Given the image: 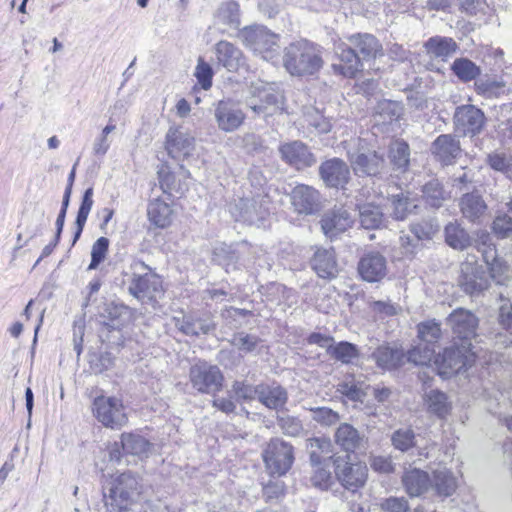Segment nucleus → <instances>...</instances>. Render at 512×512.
<instances>
[{
	"label": "nucleus",
	"instance_id": "36",
	"mask_svg": "<svg viewBox=\"0 0 512 512\" xmlns=\"http://www.w3.org/2000/svg\"><path fill=\"white\" fill-rule=\"evenodd\" d=\"M431 483L437 494L445 497L452 495L458 487L456 477L445 468L434 471Z\"/></svg>",
	"mask_w": 512,
	"mask_h": 512
},
{
	"label": "nucleus",
	"instance_id": "9",
	"mask_svg": "<svg viewBox=\"0 0 512 512\" xmlns=\"http://www.w3.org/2000/svg\"><path fill=\"white\" fill-rule=\"evenodd\" d=\"M270 214V199L267 195L243 198L235 204L232 215L237 221L260 226Z\"/></svg>",
	"mask_w": 512,
	"mask_h": 512
},
{
	"label": "nucleus",
	"instance_id": "48",
	"mask_svg": "<svg viewBox=\"0 0 512 512\" xmlns=\"http://www.w3.org/2000/svg\"><path fill=\"white\" fill-rule=\"evenodd\" d=\"M435 351L433 348L429 347L427 344L424 346L419 345L409 350L406 354L405 359L408 362L414 363L415 365H427L429 364L434 356Z\"/></svg>",
	"mask_w": 512,
	"mask_h": 512
},
{
	"label": "nucleus",
	"instance_id": "20",
	"mask_svg": "<svg viewBox=\"0 0 512 512\" xmlns=\"http://www.w3.org/2000/svg\"><path fill=\"white\" fill-rule=\"evenodd\" d=\"M292 205L301 214H313L319 210L320 196L313 187L300 184L291 194Z\"/></svg>",
	"mask_w": 512,
	"mask_h": 512
},
{
	"label": "nucleus",
	"instance_id": "24",
	"mask_svg": "<svg viewBox=\"0 0 512 512\" xmlns=\"http://www.w3.org/2000/svg\"><path fill=\"white\" fill-rule=\"evenodd\" d=\"M335 51L340 62L333 64L334 71L345 77H354L361 67L359 56L344 43L338 44Z\"/></svg>",
	"mask_w": 512,
	"mask_h": 512
},
{
	"label": "nucleus",
	"instance_id": "45",
	"mask_svg": "<svg viewBox=\"0 0 512 512\" xmlns=\"http://www.w3.org/2000/svg\"><path fill=\"white\" fill-rule=\"evenodd\" d=\"M160 187L164 193H178L183 194L186 190V185L181 181H176V176L172 173L167 166H162L158 171Z\"/></svg>",
	"mask_w": 512,
	"mask_h": 512
},
{
	"label": "nucleus",
	"instance_id": "6",
	"mask_svg": "<svg viewBox=\"0 0 512 512\" xmlns=\"http://www.w3.org/2000/svg\"><path fill=\"white\" fill-rule=\"evenodd\" d=\"M192 387L202 394H214L221 390L224 376L218 366L199 360L190 367Z\"/></svg>",
	"mask_w": 512,
	"mask_h": 512
},
{
	"label": "nucleus",
	"instance_id": "21",
	"mask_svg": "<svg viewBox=\"0 0 512 512\" xmlns=\"http://www.w3.org/2000/svg\"><path fill=\"white\" fill-rule=\"evenodd\" d=\"M358 271L361 277L367 282L381 280L387 272V261L378 252H371L364 255L358 264Z\"/></svg>",
	"mask_w": 512,
	"mask_h": 512
},
{
	"label": "nucleus",
	"instance_id": "5",
	"mask_svg": "<svg viewBox=\"0 0 512 512\" xmlns=\"http://www.w3.org/2000/svg\"><path fill=\"white\" fill-rule=\"evenodd\" d=\"M244 45L266 61L274 62L279 57L280 45L277 34L262 25H252L240 31Z\"/></svg>",
	"mask_w": 512,
	"mask_h": 512
},
{
	"label": "nucleus",
	"instance_id": "41",
	"mask_svg": "<svg viewBox=\"0 0 512 512\" xmlns=\"http://www.w3.org/2000/svg\"><path fill=\"white\" fill-rule=\"evenodd\" d=\"M475 90L485 98H498L506 93V84L501 80L485 78L475 82Z\"/></svg>",
	"mask_w": 512,
	"mask_h": 512
},
{
	"label": "nucleus",
	"instance_id": "52",
	"mask_svg": "<svg viewBox=\"0 0 512 512\" xmlns=\"http://www.w3.org/2000/svg\"><path fill=\"white\" fill-rule=\"evenodd\" d=\"M371 310L375 315L385 318L401 316L402 308L390 300L375 301L371 304Z\"/></svg>",
	"mask_w": 512,
	"mask_h": 512
},
{
	"label": "nucleus",
	"instance_id": "13",
	"mask_svg": "<svg viewBox=\"0 0 512 512\" xmlns=\"http://www.w3.org/2000/svg\"><path fill=\"white\" fill-rule=\"evenodd\" d=\"M458 283L461 289L471 296L479 295L489 286L483 267L476 261L469 260L461 264Z\"/></svg>",
	"mask_w": 512,
	"mask_h": 512
},
{
	"label": "nucleus",
	"instance_id": "56",
	"mask_svg": "<svg viewBox=\"0 0 512 512\" xmlns=\"http://www.w3.org/2000/svg\"><path fill=\"white\" fill-rule=\"evenodd\" d=\"M331 353L342 363H350L358 355L356 347L348 342H340L332 349Z\"/></svg>",
	"mask_w": 512,
	"mask_h": 512
},
{
	"label": "nucleus",
	"instance_id": "42",
	"mask_svg": "<svg viewBox=\"0 0 512 512\" xmlns=\"http://www.w3.org/2000/svg\"><path fill=\"white\" fill-rule=\"evenodd\" d=\"M452 71L463 82L475 80L481 74L480 67L467 58L456 59Z\"/></svg>",
	"mask_w": 512,
	"mask_h": 512
},
{
	"label": "nucleus",
	"instance_id": "26",
	"mask_svg": "<svg viewBox=\"0 0 512 512\" xmlns=\"http://www.w3.org/2000/svg\"><path fill=\"white\" fill-rule=\"evenodd\" d=\"M311 265L317 275L324 279L334 278L338 273L333 249L318 248L311 261Z\"/></svg>",
	"mask_w": 512,
	"mask_h": 512
},
{
	"label": "nucleus",
	"instance_id": "61",
	"mask_svg": "<svg viewBox=\"0 0 512 512\" xmlns=\"http://www.w3.org/2000/svg\"><path fill=\"white\" fill-rule=\"evenodd\" d=\"M306 121L311 127H313L319 133H328L332 128L330 120L324 117L318 111H314L308 114L306 116Z\"/></svg>",
	"mask_w": 512,
	"mask_h": 512
},
{
	"label": "nucleus",
	"instance_id": "57",
	"mask_svg": "<svg viewBox=\"0 0 512 512\" xmlns=\"http://www.w3.org/2000/svg\"><path fill=\"white\" fill-rule=\"evenodd\" d=\"M259 385L253 386L242 381H235L232 391L239 400H253L259 395Z\"/></svg>",
	"mask_w": 512,
	"mask_h": 512
},
{
	"label": "nucleus",
	"instance_id": "28",
	"mask_svg": "<svg viewBox=\"0 0 512 512\" xmlns=\"http://www.w3.org/2000/svg\"><path fill=\"white\" fill-rule=\"evenodd\" d=\"M258 400L265 407L269 409L279 410L282 409L288 400L286 390L280 385L273 384H259Z\"/></svg>",
	"mask_w": 512,
	"mask_h": 512
},
{
	"label": "nucleus",
	"instance_id": "39",
	"mask_svg": "<svg viewBox=\"0 0 512 512\" xmlns=\"http://www.w3.org/2000/svg\"><path fill=\"white\" fill-rule=\"evenodd\" d=\"M410 150L406 142L395 140L389 146V159L394 169L404 171L410 161Z\"/></svg>",
	"mask_w": 512,
	"mask_h": 512
},
{
	"label": "nucleus",
	"instance_id": "54",
	"mask_svg": "<svg viewBox=\"0 0 512 512\" xmlns=\"http://www.w3.org/2000/svg\"><path fill=\"white\" fill-rule=\"evenodd\" d=\"M419 338L426 343L436 342L441 336L438 322H420L418 325Z\"/></svg>",
	"mask_w": 512,
	"mask_h": 512
},
{
	"label": "nucleus",
	"instance_id": "59",
	"mask_svg": "<svg viewBox=\"0 0 512 512\" xmlns=\"http://www.w3.org/2000/svg\"><path fill=\"white\" fill-rule=\"evenodd\" d=\"M493 231L500 238L512 235V216L507 214L498 215L493 221Z\"/></svg>",
	"mask_w": 512,
	"mask_h": 512
},
{
	"label": "nucleus",
	"instance_id": "8",
	"mask_svg": "<svg viewBox=\"0 0 512 512\" xmlns=\"http://www.w3.org/2000/svg\"><path fill=\"white\" fill-rule=\"evenodd\" d=\"M195 142V136L188 128L173 125L165 135L164 147L171 158L182 161L192 156L195 151Z\"/></svg>",
	"mask_w": 512,
	"mask_h": 512
},
{
	"label": "nucleus",
	"instance_id": "53",
	"mask_svg": "<svg viewBox=\"0 0 512 512\" xmlns=\"http://www.w3.org/2000/svg\"><path fill=\"white\" fill-rule=\"evenodd\" d=\"M194 76L202 89L208 90L212 86L213 70L202 58L198 59Z\"/></svg>",
	"mask_w": 512,
	"mask_h": 512
},
{
	"label": "nucleus",
	"instance_id": "62",
	"mask_svg": "<svg viewBox=\"0 0 512 512\" xmlns=\"http://www.w3.org/2000/svg\"><path fill=\"white\" fill-rule=\"evenodd\" d=\"M285 493V484L283 481L275 480L269 481L263 487V496L266 501H273L280 499Z\"/></svg>",
	"mask_w": 512,
	"mask_h": 512
},
{
	"label": "nucleus",
	"instance_id": "16",
	"mask_svg": "<svg viewBox=\"0 0 512 512\" xmlns=\"http://www.w3.org/2000/svg\"><path fill=\"white\" fill-rule=\"evenodd\" d=\"M281 158L296 169H304L315 164L316 158L308 146L301 141L287 142L279 147Z\"/></svg>",
	"mask_w": 512,
	"mask_h": 512
},
{
	"label": "nucleus",
	"instance_id": "58",
	"mask_svg": "<svg viewBox=\"0 0 512 512\" xmlns=\"http://www.w3.org/2000/svg\"><path fill=\"white\" fill-rule=\"evenodd\" d=\"M311 484L321 490H326L332 483L331 472L323 467H315L312 476L310 477Z\"/></svg>",
	"mask_w": 512,
	"mask_h": 512
},
{
	"label": "nucleus",
	"instance_id": "64",
	"mask_svg": "<svg viewBox=\"0 0 512 512\" xmlns=\"http://www.w3.org/2000/svg\"><path fill=\"white\" fill-rule=\"evenodd\" d=\"M382 508L388 512H407L408 502L404 498L391 497L382 503Z\"/></svg>",
	"mask_w": 512,
	"mask_h": 512
},
{
	"label": "nucleus",
	"instance_id": "29",
	"mask_svg": "<svg viewBox=\"0 0 512 512\" xmlns=\"http://www.w3.org/2000/svg\"><path fill=\"white\" fill-rule=\"evenodd\" d=\"M335 442L346 452H354L364 444L363 436L348 423L341 424L335 431Z\"/></svg>",
	"mask_w": 512,
	"mask_h": 512
},
{
	"label": "nucleus",
	"instance_id": "3",
	"mask_svg": "<svg viewBox=\"0 0 512 512\" xmlns=\"http://www.w3.org/2000/svg\"><path fill=\"white\" fill-rule=\"evenodd\" d=\"M106 506L114 510H129L140 495V484L136 475L124 472L111 475L103 484Z\"/></svg>",
	"mask_w": 512,
	"mask_h": 512
},
{
	"label": "nucleus",
	"instance_id": "22",
	"mask_svg": "<svg viewBox=\"0 0 512 512\" xmlns=\"http://www.w3.org/2000/svg\"><path fill=\"white\" fill-rule=\"evenodd\" d=\"M482 239V246L479 247V251L489 267L490 275L498 284H504L508 266L505 261L497 257L495 246L487 243L490 240L489 235L484 234Z\"/></svg>",
	"mask_w": 512,
	"mask_h": 512
},
{
	"label": "nucleus",
	"instance_id": "63",
	"mask_svg": "<svg viewBox=\"0 0 512 512\" xmlns=\"http://www.w3.org/2000/svg\"><path fill=\"white\" fill-rule=\"evenodd\" d=\"M411 231L418 240L430 239L437 231V227L431 222L413 224Z\"/></svg>",
	"mask_w": 512,
	"mask_h": 512
},
{
	"label": "nucleus",
	"instance_id": "51",
	"mask_svg": "<svg viewBox=\"0 0 512 512\" xmlns=\"http://www.w3.org/2000/svg\"><path fill=\"white\" fill-rule=\"evenodd\" d=\"M393 216L397 220H403L417 205L410 202L403 194L392 196Z\"/></svg>",
	"mask_w": 512,
	"mask_h": 512
},
{
	"label": "nucleus",
	"instance_id": "23",
	"mask_svg": "<svg viewBox=\"0 0 512 512\" xmlns=\"http://www.w3.org/2000/svg\"><path fill=\"white\" fill-rule=\"evenodd\" d=\"M215 53L218 63L228 71H237L245 63L242 51L231 42L219 41L215 46Z\"/></svg>",
	"mask_w": 512,
	"mask_h": 512
},
{
	"label": "nucleus",
	"instance_id": "37",
	"mask_svg": "<svg viewBox=\"0 0 512 512\" xmlns=\"http://www.w3.org/2000/svg\"><path fill=\"white\" fill-rule=\"evenodd\" d=\"M424 401L429 412L438 417H445L451 410V402L448 400V396L442 391L433 389L426 392Z\"/></svg>",
	"mask_w": 512,
	"mask_h": 512
},
{
	"label": "nucleus",
	"instance_id": "30",
	"mask_svg": "<svg viewBox=\"0 0 512 512\" xmlns=\"http://www.w3.org/2000/svg\"><path fill=\"white\" fill-rule=\"evenodd\" d=\"M460 209L466 219L476 222L485 215L487 205L481 195L467 193L461 198Z\"/></svg>",
	"mask_w": 512,
	"mask_h": 512
},
{
	"label": "nucleus",
	"instance_id": "7",
	"mask_svg": "<svg viewBox=\"0 0 512 512\" xmlns=\"http://www.w3.org/2000/svg\"><path fill=\"white\" fill-rule=\"evenodd\" d=\"M92 410L96 419L107 428L120 429L128 422L126 408L117 397H96Z\"/></svg>",
	"mask_w": 512,
	"mask_h": 512
},
{
	"label": "nucleus",
	"instance_id": "33",
	"mask_svg": "<svg viewBox=\"0 0 512 512\" xmlns=\"http://www.w3.org/2000/svg\"><path fill=\"white\" fill-rule=\"evenodd\" d=\"M427 53L435 58L446 60L458 49L457 43L449 37L434 36L425 42Z\"/></svg>",
	"mask_w": 512,
	"mask_h": 512
},
{
	"label": "nucleus",
	"instance_id": "46",
	"mask_svg": "<svg viewBox=\"0 0 512 512\" xmlns=\"http://www.w3.org/2000/svg\"><path fill=\"white\" fill-rule=\"evenodd\" d=\"M93 203H94L93 202V189L88 188L83 194L82 202H81V205L79 207L78 214L76 217L77 230L75 232L74 242L77 241V239L80 237V235L82 233V230L85 226V223L87 221L89 213L92 209Z\"/></svg>",
	"mask_w": 512,
	"mask_h": 512
},
{
	"label": "nucleus",
	"instance_id": "35",
	"mask_svg": "<svg viewBox=\"0 0 512 512\" xmlns=\"http://www.w3.org/2000/svg\"><path fill=\"white\" fill-rule=\"evenodd\" d=\"M364 60L376 58L381 53L379 41L370 34H357L349 38Z\"/></svg>",
	"mask_w": 512,
	"mask_h": 512
},
{
	"label": "nucleus",
	"instance_id": "11",
	"mask_svg": "<svg viewBox=\"0 0 512 512\" xmlns=\"http://www.w3.org/2000/svg\"><path fill=\"white\" fill-rule=\"evenodd\" d=\"M263 460L271 475H283L292 466L294 460L293 448L280 439H273L263 452Z\"/></svg>",
	"mask_w": 512,
	"mask_h": 512
},
{
	"label": "nucleus",
	"instance_id": "40",
	"mask_svg": "<svg viewBox=\"0 0 512 512\" xmlns=\"http://www.w3.org/2000/svg\"><path fill=\"white\" fill-rule=\"evenodd\" d=\"M360 224L365 229H377L383 222V213L377 205L367 203L359 206Z\"/></svg>",
	"mask_w": 512,
	"mask_h": 512
},
{
	"label": "nucleus",
	"instance_id": "14",
	"mask_svg": "<svg viewBox=\"0 0 512 512\" xmlns=\"http://www.w3.org/2000/svg\"><path fill=\"white\" fill-rule=\"evenodd\" d=\"M129 292L144 304L153 303L162 295V281L151 272H146L144 275L134 274Z\"/></svg>",
	"mask_w": 512,
	"mask_h": 512
},
{
	"label": "nucleus",
	"instance_id": "10",
	"mask_svg": "<svg viewBox=\"0 0 512 512\" xmlns=\"http://www.w3.org/2000/svg\"><path fill=\"white\" fill-rule=\"evenodd\" d=\"M333 464L336 478L346 489L356 490L365 484L368 476L366 464L352 462L349 455L334 457Z\"/></svg>",
	"mask_w": 512,
	"mask_h": 512
},
{
	"label": "nucleus",
	"instance_id": "25",
	"mask_svg": "<svg viewBox=\"0 0 512 512\" xmlns=\"http://www.w3.org/2000/svg\"><path fill=\"white\" fill-rule=\"evenodd\" d=\"M432 153L444 165L452 164L460 154V143L452 135L438 136L432 144Z\"/></svg>",
	"mask_w": 512,
	"mask_h": 512
},
{
	"label": "nucleus",
	"instance_id": "19",
	"mask_svg": "<svg viewBox=\"0 0 512 512\" xmlns=\"http://www.w3.org/2000/svg\"><path fill=\"white\" fill-rule=\"evenodd\" d=\"M349 161L356 175L375 176L384 167V159L375 151L349 153Z\"/></svg>",
	"mask_w": 512,
	"mask_h": 512
},
{
	"label": "nucleus",
	"instance_id": "32",
	"mask_svg": "<svg viewBox=\"0 0 512 512\" xmlns=\"http://www.w3.org/2000/svg\"><path fill=\"white\" fill-rule=\"evenodd\" d=\"M122 449L126 454L139 458L148 457L152 444L143 436L136 433H123L121 435Z\"/></svg>",
	"mask_w": 512,
	"mask_h": 512
},
{
	"label": "nucleus",
	"instance_id": "31",
	"mask_svg": "<svg viewBox=\"0 0 512 512\" xmlns=\"http://www.w3.org/2000/svg\"><path fill=\"white\" fill-rule=\"evenodd\" d=\"M402 482L410 496H419L428 489L431 480L425 471L414 468L404 473Z\"/></svg>",
	"mask_w": 512,
	"mask_h": 512
},
{
	"label": "nucleus",
	"instance_id": "1",
	"mask_svg": "<svg viewBox=\"0 0 512 512\" xmlns=\"http://www.w3.org/2000/svg\"><path fill=\"white\" fill-rule=\"evenodd\" d=\"M475 322H455L454 333L458 334V341L444 349L443 353L435 357L434 363L438 373L443 378H450L457 373L471 367L475 362V353L471 349V336L474 335Z\"/></svg>",
	"mask_w": 512,
	"mask_h": 512
},
{
	"label": "nucleus",
	"instance_id": "2",
	"mask_svg": "<svg viewBox=\"0 0 512 512\" xmlns=\"http://www.w3.org/2000/svg\"><path fill=\"white\" fill-rule=\"evenodd\" d=\"M283 65L292 76H307L318 72L323 65V60L316 45L300 40L285 48Z\"/></svg>",
	"mask_w": 512,
	"mask_h": 512
},
{
	"label": "nucleus",
	"instance_id": "55",
	"mask_svg": "<svg viewBox=\"0 0 512 512\" xmlns=\"http://www.w3.org/2000/svg\"><path fill=\"white\" fill-rule=\"evenodd\" d=\"M312 419L321 425L331 426L336 424L340 417L339 414L328 407L311 408Z\"/></svg>",
	"mask_w": 512,
	"mask_h": 512
},
{
	"label": "nucleus",
	"instance_id": "18",
	"mask_svg": "<svg viewBox=\"0 0 512 512\" xmlns=\"http://www.w3.org/2000/svg\"><path fill=\"white\" fill-rule=\"evenodd\" d=\"M319 173L325 184L334 188H343L350 179L349 167L339 158L323 162L320 165Z\"/></svg>",
	"mask_w": 512,
	"mask_h": 512
},
{
	"label": "nucleus",
	"instance_id": "60",
	"mask_svg": "<svg viewBox=\"0 0 512 512\" xmlns=\"http://www.w3.org/2000/svg\"><path fill=\"white\" fill-rule=\"evenodd\" d=\"M278 424L282 431L289 436H298L303 430L301 421L293 416L279 417Z\"/></svg>",
	"mask_w": 512,
	"mask_h": 512
},
{
	"label": "nucleus",
	"instance_id": "12",
	"mask_svg": "<svg viewBox=\"0 0 512 512\" xmlns=\"http://www.w3.org/2000/svg\"><path fill=\"white\" fill-rule=\"evenodd\" d=\"M214 118L217 127L226 133L239 129L246 119V115L238 103L233 100H220L214 105Z\"/></svg>",
	"mask_w": 512,
	"mask_h": 512
},
{
	"label": "nucleus",
	"instance_id": "43",
	"mask_svg": "<svg viewBox=\"0 0 512 512\" xmlns=\"http://www.w3.org/2000/svg\"><path fill=\"white\" fill-rule=\"evenodd\" d=\"M489 166L512 180V153L495 151L487 156Z\"/></svg>",
	"mask_w": 512,
	"mask_h": 512
},
{
	"label": "nucleus",
	"instance_id": "4",
	"mask_svg": "<svg viewBox=\"0 0 512 512\" xmlns=\"http://www.w3.org/2000/svg\"><path fill=\"white\" fill-rule=\"evenodd\" d=\"M249 94L246 104L258 116L268 119L284 111V96L274 83L262 80L252 82Z\"/></svg>",
	"mask_w": 512,
	"mask_h": 512
},
{
	"label": "nucleus",
	"instance_id": "49",
	"mask_svg": "<svg viewBox=\"0 0 512 512\" xmlns=\"http://www.w3.org/2000/svg\"><path fill=\"white\" fill-rule=\"evenodd\" d=\"M393 446L405 452L415 445V434L411 428H400L391 437Z\"/></svg>",
	"mask_w": 512,
	"mask_h": 512
},
{
	"label": "nucleus",
	"instance_id": "44",
	"mask_svg": "<svg viewBox=\"0 0 512 512\" xmlns=\"http://www.w3.org/2000/svg\"><path fill=\"white\" fill-rule=\"evenodd\" d=\"M217 19L231 28H238L240 25L239 4L234 1L223 3L218 9Z\"/></svg>",
	"mask_w": 512,
	"mask_h": 512
},
{
	"label": "nucleus",
	"instance_id": "34",
	"mask_svg": "<svg viewBox=\"0 0 512 512\" xmlns=\"http://www.w3.org/2000/svg\"><path fill=\"white\" fill-rule=\"evenodd\" d=\"M378 366L384 369H394L405 362L406 354L404 351L396 346H381L374 353Z\"/></svg>",
	"mask_w": 512,
	"mask_h": 512
},
{
	"label": "nucleus",
	"instance_id": "38",
	"mask_svg": "<svg viewBox=\"0 0 512 512\" xmlns=\"http://www.w3.org/2000/svg\"><path fill=\"white\" fill-rule=\"evenodd\" d=\"M445 241L453 249L463 250L471 243L467 231L457 222H450L445 227Z\"/></svg>",
	"mask_w": 512,
	"mask_h": 512
},
{
	"label": "nucleus",
	"instance_id": "50",
	"mask_svg": "<svg viewBox=\"0 0 512 512\" xmlns=\"http://www.w3.org/2000/svg\"><path fill=\"white\" fill-rule=\"evenodd\" d=\"M109 248V240L106 237L98 238L91 249V262L88 266L89 270L96 269L100 263L104 261L107 256Z\"/></svg>",
	"mask_w": 512,
	"mask_h": 512
},
{
	"label": "nucleus",
	"instance_id": "17",
	"mask_svg": "<svg viewBox=\"0 0 512 512\" xmlns=\"http://www.w3.org/2000/svg\"><path fill=\"white\" fill-rule=\"evenodd\" d=\"M320 223L323 233L334 238L351 228L354 218L347 209L340 207L326 212Z\"/></svg>",
	"mask_w": 512,
	"mask_h": 512
},
{
	"label": "nucleus",
	"instance_id": "27",
	"mask_svg": "<svg viewBox=\"0 0 512 512\" xmlns=\"http://www.w3.org/2000/svg\"><path fill=\"white\" fill-rule=\"evenodd\" d=\"M173 209L163 199L156 198L149 202L147 207L148 220L157 228H167L173 221Z\"/></svg>",
	"mask_w": 512,
	"mask_h": 512
},
{
	"label": "nucleus",
	"instance_id": "15",
	"mask_svg": "<svg viewBox=\"0 0 512 512\" xmlns=\"http://www.w3.org/2000/svg\"><path fill=\"white\" fill-rule=\"evenodd\" d=\"M485 124V115L473 105H462L457 107L454 114V125L456 131L464 135H476L481 132Z\"/></svg>",
	"mask_w": 512,
	"mask_h": 512
},
{
	"label": "nucleus",
	"instance_id": "47",
	"mask_svg": "<svg viewBox=\"0 0 512 512\" xmlns=\"http://www.w3.org/2000/svg\"><path fill=\"white\" fill-rule=\"evenodd\" d=\"M422 192L426 203L432 207H439L445 199L444 191L438 180H431L425 184Z\"/></svg>",
	"mask_w": 512,
	"mask_h": 512
}]
</instances>
